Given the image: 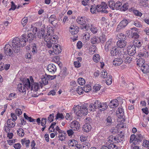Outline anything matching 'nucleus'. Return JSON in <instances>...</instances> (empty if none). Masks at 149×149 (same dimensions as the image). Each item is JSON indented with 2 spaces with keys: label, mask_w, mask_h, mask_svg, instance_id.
<instances>
[{
  "label": "nucleus",
  "mask_w": 149,
  "mask_h": 149,
  "mask_svg": "<svg viewBox=\"0 0 149 149\" xmlns=\"http://www.w3.org/2000/svg\"><path fill=\"white\" fill-rule=\"evenodd\" d=\"M32 49V52L33 54H36L38 52V46L35 43H33L31 44V46Z\"/></svg>",
  "instance_id": "26"
},
{
  "label": "nucleus",
  "mask_w": 149,
  "mask_h": 149,
  "mask_svg": "<svg viewBox=\"0 0 149 149\" xmlns=\"http://www.w3.org/2000/svg\"><path fill=\"white\" fill-rule=\"evenodd\" d=\"M99 109L101 111L106 110L108 107L107 102L101 103Z\"/></svg>",
  "instance_id": "24"
},
{
  "label": "nucleus",
  "mask_w": 149,
  "mask_h": 149,
  "mask_svg": "<svg viewBox=\"0 0 149 149\" xmlns=\"http://www.w3.org/2000/svg\"><path fill=\"white\" fill-rule=\"evenodd\" d=\"M128 8V4L127 3H124L122 6V11H125Z\"/></svg>",
  "instance_id": "49"
},
{
  "label": "nucleus",
  "mask_w": 149,
  "mask_h": 149,
  "mask_svg": "<svg viewBox=\"0 0 149 149\" xmlns=\"http://www.w3.org/2000/svg\"><path fill=\"white\" fill-rule=\"evenodd\" d=\"M27 21L28 20L26 18L24 17L22 19L21 23L23 26L26 24Z\"/></svg>",
  "instance_id": "58"
},
{
  "label": "nucleus",
  "mask_w": 149,
  "mask_h": 149,
  "mask_svg": "<svg viewBox=\"0 0 149 149\" xmlns=\"http://www.w3.org/2000/svg\"><path fill=\"white\" fill-rule=\"evenodd\" d=\"M30 142V141L28 139L27 140L26 139H22L21 140V142L22 145H26V147L29 145Z\"/></svg>",
  "instance_id": "38"
},
{
  "label": "nucleus",
  "mask_w": 149,
  "mask_h": 149,
  "mask_svg": "<svg viewBox=\"0 0 149 149\" xmlns=\"http://www.w3.org/2000/svg\"><path fill=\"white\" fill-rule=\"evenodd\" d=\"M50 34L51 33H47L46 34H45L43 39L45 42H48L52 40V37H51V36L50 35Z\"/></svg>",
  "instance_id": "29"
},
{
  "label": "nucleus",
  "mask_w": 149,
  "mask_h": 149,
  "mask_svg": "<svg viewBox=\"0 0 149 149\" xmlns=\"http://www.w3.org/2000/svg\"><path fill=\"white\" fill-rule=\"evenodd\" d=\"M118 101L117 99L111 100L109 104V106L111 108H114L118 105Z\"/></svg>",
  "instance_id": "16"
},
{
  "label": "nucleus",
  "mask_w": 149,
  "mask_h": 149,
  "mask_svg": "<svg viewBox=\"0 0 149 149\" xmlns=\"http://www.w3.org/2000/svg\"><path fill=\"white\" fill-rule=\"evenodd\" d=\"M27 38V39L29 38V40L32 41L33 40L34 36L33 33H30L28 35Z\"/></svg>",
  "instance_id": "57"
},
{
  "label": "nucleus",
  "mask_w": 149,
  "mask_h": 149,
  "mask_svg": "<svg viewBox=\"0 0 149 149\" xmlns=\"http://www.w3.org/2000/svg\"><path fill=\"white\" fill-rule=\"evenodd\" d=\"M134 24L137 27H141L142 26V25L140 23L137 21H135L134 22Z\"/></svg>",
  "instance_id": "63"
},
{
  "label": "nucleus",
  "mask_w": 149,
  "mask_h": 149,
  "mask_svg": "<svg viewBox=\"0 0 149 149\" xmlns=\"http://www.w3.org/2000/svg\"><path fill=\"white\" fill-rule=\"evenodd\" d=\"M57 19L56 17L54 15H52L49 18V21L52 24H53V22L54 21L56 20Z\"/></svg>",
  "instance_id": "43"
},
{
  "label": "nucleus",
  "mask_w": 149,
  "mask_h": 149,
  "mask_svg": "<svg viewBox=\"0 0 149 149\" xmlns=\"http://www.w3.org/2000/svg\"><path fill=\"white\" fill-rule=\"evenodd\" d=\"M82 88L81 87H79L78 88H77L76 91L79 94H81L83 93V88L82 89Z\"/></svg>",
  "instance_id": "56"
},
{
  "label": "nucleus",
  "mask_w": 149,
  "mask_h": 149,
  "mask_svg": "<svg viewBox=\"0 0 149 149\" xmlns=\"http://www.w3.org/2000/svg\"><path fill=\"white\" fill-rule=\"evenodd\" d=\"M113 42L111 41V39L109 40L107 42H106L105 46V50L107 52L109 51L110 49H111L113 47Z\"/></svg>",
  "instance_id": "12"
},
{
  "label": "nucleus",
  "mask_w": 149,
  "mask_h": 149,
  "mask_svg": "<svg viewBox=\"0 0 149 149\" xmlns=\"http://www.w3.org/2000/svg\"><path fill=\"white\" fill-rule=\"evenodd\" d=\"M4 51L5 53L7 56L11 57L13 56V52L12 51L10 45L9 44L6 45L4 48Z\"/></svg>",
  "instance_id": "4"
},
{
  "label": "nucleus",
  "mask_w": 149,
  "mask_h": 149,
  "mask_svg": "<svg viewBox=\"0 0 149 149\" xmlns=\"http://www.w3.org/2000/svg\"><path fill=\"white\" fill-rule=\"evenodd\" d=\"M72 109L74 113L79 117L82 116V115H87L88 112V109L86 105H83L80 107L77 105L74 107Z\"/></svg>",
  "instance_id": "2"
},
{
  "label": "nucleus",
  "mask_w": 149,
  "mask_h": 149,
  "mask_svg": "<svg viewBox=\"0 0 149 149\" xmlns=\"http://www.w3.org/2000/svg\"><path fill=\"white\" fill-rule=\"evenodd\" d=\"M45 35V31L43 30H40L38 32V37L40 39H43Z\"/></svg>",
  "instance_id": "22"
},
{
  "label": "nucleus",
  "mask_w": 149,
  "mask_h": 149,
  "mask_svg": "<svg viewBox=\"0 0 149 149\" xmlns=\"http://www.w3.org/2000/svg\"><path fill=\"white\" fill-rule=\"evenodd\" d=\"M53 52L56 54H58L60 53L62 51V49L60 45L58 46V44L54 45L53 46Z\"/></svg>",
  "instance_id": "13"
},
{
  "label": "nucleus",
  "mask_w": 149,
  "mask_h": 149,
  "mask_svg": "<svg viewBox=\"0 0 149 149\" xmlns=\"http://www.w3.org/2000/svg\"><path fill=\"white\" fill-rule=\"evenodd\" d=\"M128 56V55L125 54L123 52L120 55V57L122 58L123 59H125L124 61L126 63H130L132 61V58Z\"/></svg>",
  "instance_id": "6"
},
{
  "label": "nucleus",
  "mask_w": 149,
  "mask_h": 149,
  "mask_svg": "<svg viewBox=\"0 0 149 149\" xmlns=\"http://www.w3.org/2000/svg\"><path fill=\"white\" fill-rule=\"evenodd\" d=\"M115 58L113 62V65L116 66H118L121 64L123 61L122 58Z\"/></svg>",
  "instance_id": "17"
},
{
  "label": "nucleus",
  "mask_w": 149,
  "mask_h": 149,
  "mask_svg": "<svg viewBox=\"0 0 149 149\" xmlns=\"http://www.w3.org/2000/svg\"><path fill=\"white\" fill-rule=\"evenodd\" d=\"M107 71H102L101 72V77L103 78H105L107 77Z\"/></svg>",
  "instance_id": "59"
},
{
  "label": "nucleus",
  "mask_w": 149,
  "mask_h": 149,
  "mask_svg": "<svg viewBox=\"0 0 149 149\" xmlns=\"http://www.w3.org/2000/svg\"><path fill=\"white\" fill-rule=\"evenodd\" d=\"M91 25H90L89 24H87L86 23V24L84 25V26H83L81 29H85L86 31H88L89 29H90L91 28Z\"/></svg>",
  "instance_id": "48"
},
{
  "label": "nucleus",
  "mask_w": 149,
  "mask_h": 149,
  "mask_svg": "<svg viewBox=\"0 0 149 149\" xmlns=\"http://www.w3.org/2000/svg\"><path fill=\"white\" fill-rule=\"evenodd\" d=\"M30 80L31 82V87L30 89L31 90H33L34 91H37L39 88V84L38 83H34L32 78H30Z\"/></svg>",
  "instance_id": "8"
},
{
  "label": "nucleus",
  "mask_w": 149,
  "mask_h": 149,
  "mask_svg": "<svg viewBox=\"0 0 149 149\" xmlns=\"http://www.w3.org/2000/svg\"><path fill=\"white\" fill-rule=\"evenodd\" d=\"M104 2L102 3V6L98 5L96 7V10L98 12H101L102 13H107L108 12L106 10H103Z\"/></svg>",
  "instance_id": "15"
},
{
  "label": "nucleus",
  "mask_w": 149,
  "mask_h": 149,
  "mask_svg": "<svg viewBox=\"0 0 149 149\" xmlns=\"http://www.w3.org/2000/svg\"><path fill=\"white\" fill-rule=\"evenodd\" d=\"M8 127V126L7 125H5L4 127V129L5 132L7 133H9L11 128Z\"/></svg>",
  "instance_id": "62"
},
{
  "label": "nucleus",
  "mask_w": 149,
  "mask_h": 149,
  "mask_svg": "<svg viewBox=\"0 0 149 149\" xmlns=\"http://www.w3.org/2000/svg\"><path fill=\"white\" fill-rule=\"evenodd\" d=\"M122 53L121 49L116 46H114L111 49L110 54L111 56H118L120 57V55Z\"/></svg>",
  "instance_id": "3"
},
{
  "label": "nucleus",
  "mask_w": 149,
  "mask_h": 149,
  "mask_svg": "<svg viewBox=\"0 0 149 149\" xmlns=\"http://www.w3.org/2000/svg\"><path fill=\"white\" fill-rule=\"evenodd\" d=\"M74 64L75 67L76 68H79L81 66V64L79 61H74Z\"/></svg>",
  "instance_id": "60"
},
{
  "label": "nucleus",
  "mask_w": 149,
  "mask_h": 149,
  "mask_svg": "<svg viewBox=\"0 0 149 149\" xmlns=\"http://www.w3.org/2000/svg\"><path fill=\"white\" fill-rule=\"evenodd\" d=\"M66 134L64 132L63 133L59 134L58 135V140L61 141H63L65 139Z\"/></svg>",
  "instance_id": "39"
},
{
  "label": "nucleus",
  "mask_w": 149,
  "mask_h": 149,
  "mask_svg": "<svg viewBox=\"0 0 149 149\" xmlns=\"http://www.w3.org/2000/svg\"><path fill=\"white\" fill-rule=\"evenodd\" d=\"M100 40H99V38L98 37H93L92 38L91 40V43L93 44H95L99 42Z\"/></svg>",
  "instance_id": "36"
},
{
  "label": "nucleus",
  "mask_w": 149,
  "mask_h": 149,
  "mask_svg": "<svg viewBox=\"0 0 149 149\" xmlns=\"http://www.w3.org/2000/svg\"><path fill=\"white\" fill-rule=\"evenodd\" d=\"M18 88L19 91L22 93L25 92L26 89L21 83H20L18 85Z\"/></svg>",
  "instance_id": "27"
},
{
  "label": "nucleus",
  "mask_w": 149,
  "mask_h": 149,
  "mask_svg": "<svg viewBox=\"0 0 149 149\" xmlns=\"http://www.w3.org/2000/svg\"><path fill=\"white\" fill-rule=\"evenodd\" d=\"M133 13L137 16L141 17L142 15V14L139 12V10H134Z\"/></svg>",
  "instance_id": "55"
},
{
  "label": "nucleus",
  "mask_w": 149,
  "mask_h": 149,
  "mask_svg": "<svg viewBox=\"0 0 149 149\" xmlns=\"http://www.w3.org/2000/svg\"><path fill=\"white\" fill-rule=\"evenodd\" d=\"M26 35L23 34L20 38L16 37L12 40V45L14 53H17L19 51L20 46L23 47L26 45Z\"/></svg>",
  "instance_id": "1"
},
{
  "label": "nucleus",
  "mask_w": 149,
  "mask_h": 149,
  "mask_svg": "<svg viewBox=\"0 0 149 149\" xmlns=\"http://www.w3.org/2000/svg\"><path fill=\"white\" fill-rule=\"evenodd\" d=\"M15 122L12 119H8L7 121V125L9 128H13L15 125Z\"/></svg>",
  "instance_id": "20"
},
{
  "label": "nucleus",
  "mask_w": 149,
  "mask_h": 149,
  "mask_svg": "<svg viewBox=\"0 0 149 149\" xmlns=\"http://www.w3.org/2000/svg\"><path fill=\"white\" fill-rule=\"evenodd\" d=\"M50 34L51 33H47L46 34H45L43 39L45 42H48L52 40V37H51V36L50 35Z\"/></svg>",
  "instance_id": "28"
},
{
  "label": "nucleus",
  "mask_w": 149,
  "mask_h": 149,
  "mask_svg": "<svg viewBox=\"0 0 149 149\" xmlns=\"http://www.w3.org/2000/svg\"><path fill=\"white\" fill-rule=\"evenodd\" d=\"M86 17H79L76 19V21L79 24L83 25L86 24Z\"/></svg>",
  "instance_id": "14"
},
{
  "label": "nucleus",
  "mask_w": 149,
  "mask_h": 149,
  "mask_svg": "<svg viewBox=\"0 0 149 149\" xmlns=\"http://www.w3.org/2000/svg\"><path fill=\"white\" fill-rule=\"evenodd\" d=\"M122 5V3L121 2L117 1L115 4V10H119L120 9L122 11V7H121Z\"/></svg>",
  "instance_id": "31"
},
{
  "label": "nucleus",
  "mask_w": 149,
  "mask_h": 149,
  "mask_svg": "<svg viewBox=\"0 0 149 149\" xmlns=\"http://www.w3.org/2000/svg\"><path fill=\"white\" fill-rule=\"evenodd\" d=\"M67 68L65 67H64L61 69V72L58 76L60 77L61 78H64L67 74Z\"/></svg>",
  "instance_id": "19"
},
{
  "label": "nucleus",
  "mask_w": 149,
  "mask_h": 149,
  "mask_svg": "<svg viewBox=\"0 0 149 149\" xmlns=\"http://www.w3.org/2000/svg\"><path fill=\"white\" fill-rule=\"evenodd\" d=\"M23 86L26 89H30L31 87V83L29 79L24 78L22 80Z\"/></svg>",
  "instance_id": "7"
},
{
  "label": "nucleus",
  "mask_w": 149,
  "mask_h": 149,
  "mask_svg": "<svg viewBox=\"0 0 149 149\" xmlns=\"http://www.w3.org/2000/svg\"><path fill=\"white\" fill-rule=\"evenodd\" d=\"M142 139L138 138L136 137V138L134 141L133 143L135 144H137L139 142H141V141Z\"/></svg>",
  "instance_id": "64"
},
{
  "label": "nucleus",
  "mask_w": 149,
  "mask_h": 149,
  "mask_svg": "<svg viewBox=\"0 0 149 149\" xmlns=\"http://www.w3.org/2000/svg\"><path fill=\"white\" fill-rule=\"evenodd\" d=\"M128 22L127 19H123L121 21L118 25L116 29V31L119 32L120 30L124 28L127 24Z\"/></svg>",
  "instance_id": "5"
},
{
  "label": "nucleus",
  "mask_w": 149,
  "mask_h": 149,
  "mask_svg": "<svg viewBox=\"0 0 149 149\" xmlns=\"http://www.w3.org/2000/svg\"><path fill=\"white\" fill-rule=\"evenodd\" d=\"M139 36L136 32H134L131 34V37L132 38L137 39L139 38Z\"/></svg>",
  "instance_id": "53"
},
{
  "label": "nucleus",
  "mask_w": 149,
  "mask_h": 149,
  "mask_svg": "<svg viewBox=\"0 0 149 149\" xmlns=\"http://www.w3.org/2000/svg\"><path fill=\"white\" fill-rule=\"evenodd\" d=\"M126 45V42L125 40H118L117 42V46L120 48H122L125 47Z\"/></svg>",
  "instance_id": "21"
},
{
  "label": "nucleus",
  "mask_w": 149,
  "mask_h": 149,
  "mask_svg": "<svg viewBox=\"0 0 149 149\" xmlns=\"http://www.w3.org/2000/svg\"><path fill=\"white\" fill-rule=\"evenodd\" d=\"M17 134L21 137L23 136L24 134V130L22 128H19L17 131Z\"/></svg>",
  "instance_id": "45"
},
{
  "label": "nucleus",
  "mask_w": 149,
  "mask_h": 149,
  "mask_svg": "<svg viewBox=\"0 0 149 149\" xmlns=\"http://www.w3.org/2000/svg\"><path fill=\"white\" fill-rule=\"evenodd\" d=\"M109 149H117V147L115 144L111 143L107 146Z\"/></svg>",
  "instance_id": "52"
},
{
  "label": "nucleus",
  "mask_w": 149,
  "mask_h": 149,
  "mask_svg": "<svg viewBox=\"0 0 149 149\" xmlns=\"http://www.w3.org/2000/svg\"><path fill=\"white\" fill-rule=\"evenodd\" d=\"M116 115L118 118H123L124 116V112L123 109L121 108H119L117 111Z\"/></svg>",
  "instance_id": "18"
},
{
  "label": "nucleus",
  "mask_w": 149,
  "mask_h": 149,
  "mask_svg": "<svg viewBox=\"0 0 149 149\" xmlns=\"http://www.w3.org/2000/svg\"><path fill=\"white\" fill-rule=\"evenodd\" d=\"M93 59L95 62L97 63L100 60V56L98 54H94L93 57Z\"/></svg>",
  "instance_id": "34"
},
{
  "label": "nucleus",
  "mask_w": 149,
  "mask_h": 149,
  "mask_svg": "<svg viewBox=\"0 0 149 149\" xmlns=\"http://www.w3.org/2000/svg\"><path fill=\"white\" fill-rule=\"evenodd\" d=\"M127 51L129 55L130 56H133L136 53V47L134 46H130L128 47Z\"/></svg>",
  "instance_id": "10"
},
{
  "label": "nucleus",
  "mask_w": 149,
  "mask_h": 149,
  "mask_svg": "<svg viewBox=\"0 0 149 149\" xmlns=\"http://www.w3.org/2000/svg\"><path fill=\"white\" fill-rule=\"evenodd\" d=\"M78 143L77 141L72 139V140H70L68 143V145L70 146H75Z\"/></svg>",
  "instance_id": "35"
},
{
  "label": "nucleus",
  "mask_w": 149,
  "mask_h": 149,
  "mask_svg": "<svg viewBox=\"0 0 149 149\" xmlns=\"http://www.w3.org/2000/svg\"><path fill=\"white\" fill-rule=\"evenodd\" d=\"M91 89V86L89 85H87L84 86L83 88V91L86 93L90 91Z\"/></svg>",
  "instance_id": "37"
},
{
  "label": "nucleus",
  "mask_w": 149,
  "mask_h": 149,
  "mask_svg": "<svg viewBox=\"0 0 149 149\" xmlns=\"http://www.w3.org/2000/svg\"><path fill=\"white\" fill-rule=\"evenodd\" d=\"M115 2L113 1H111L109 2V7L113 10H115Z\"/></svg>",
  "instance_id": "40"
},
{
  "label": "nucleus",
  "mask_w": 149,
  "mask_h": 149,
  "mask_svg": "<svg viewBox=\"0 0 149 149\" xmlns=\"http://www.w3.org/2000/svg\"><path fill=\"white\" fill-rule=\"evenodd\" d=\"M24 117L25 119L30 122H35V119L32 118L31 117H29L26 114V113H24Z\"/></svg>",
  "instance_id": "44"
},
{
  "label": "nucleus",
  "mask_w": 149,
  "mask_h": 149,
  "mask_svg": "<svg viewBox=\"0 0 149 149\" xmlns=\"http://www.w3.org/2000/svg\"><path fill=\"white\" fill-rule=\"evenodd\" d=\"M106 125L107 126L110 125L112 124V120L110 116H109L106 120Z\"/></svg>",
  "instance_id": "41"
},
{
  "label": "nucleus",
  "mask_w": 149,
  "mask_h": 149,
  "mask_svg": "<svg viewBox=\"0 0 149 149\" xmlns=\"http://www.w3.org/2000/svg\"><path fill=\"white\" fill-rule=\"evenodd\" d=\"M70 126L73 130H76L79 129L80 125L78 121L74 120L70 124Z\"/></svg>",
  "instance_id": "9"
},
{
  "label": "nucleus",
  "mask_w": 149,
  "mask_h": 149,
  "mask_svg": "<svg viewBox=\"0 0 149 149\" xmlns=\"http://www.w3.org/2000/svg\"><path fill=\"white\" fill-rule=\"evenodd\" d=\"M117 37L118 38L121 40H126V36L124 34L120 33L117 35Z\"/></svg>",
  "instance_id": "32"
},
{
  "label": "nucleus",
  "mask_w": 149,
  "mask_h": 149,
  "mask_svg": "<svg viewBox=\"0 0 149 149\" xmlns=\"http://www.w3.org/2000/svg\"><path fill=\"white\" fill-rule=\"evenodd\" d=\"M54 119V114L52 113L49 115L47 121L50 123L53 121Z\"/></svg>",
  "instance_id": "51"
},
{
  "label": "nucleus",
  "mask_w": 149,
  "mask_h": 149,
  "mask_svg": "<svg viewBox=\"0 0 149 149\" xmlns=\"http://www.w3.org/2000/svg\"><path fill=\"white\" fill-rule=\"evenodd\" d=\"M91 12L92 13H94L96 10V7L95 5H92L90 9Z\"/></svg>",
  "instance_id": "61"
},
{
  "label": "nucleus",
  "mask_w": 149,
  "mask_h": 149,
  "mask_svg": "<svg viewBox=\"0 0 149 149\" xmlns=\"http://www.w3.org/2000/svg\"><path fill=\"white\" fill-rule=\"evenodd\" d=\"M145 61L142 58H139L137 61V64L139 67H141L144 64Z\"/></svg>",
  "instance_id": "33"
},
{
  "label": "nucleus",
  "mask_w": 149,
  "mask_h": 149,
  "mask_svg": "<svg viewBox=\"0 0 149 149\" xmlns=\"http://www.w3.org/2000/svg\"><path fill=\"white\" fill-rule=\"evenodd\" d=\"M47 70L49 73H54L56 71V66L53 64H50L48 65Z\"/></svg>",
  "instance_id": "11"
},
{
  "label": "nucleus",
  "mask_w": 149,
  "mask_h": 149,
  "mask_svg": "<svg viewBox=\"0 0 149 149\" xmlns=\"http://www.w3.org/2000/svg\"><path fill=\"white\" fill-rule=\"evenodd\" d=\"M133 43V46H134L135 47H136L138 48L140 47L142 44V42L141 41H139V40H134Z\"/></svg>",
  "instance_id": "30"
},
{
  "label": "nucleus",
  "mask_w": 149,
  "mask_h": 149,
  "mask_svg": "<svg viewBox=\"0 0 149 149\" xmlns=\"http://www.w3.org/2000/svg\"><path fill=\"white\" fill-rule=\"evenodd\" d=\"M112 76L111 75H109V77H107V80L106 81V83L107 84L110 85L111 84L112 81Z\"/></svg>",
  "instance_id": "46"
},
{
  "label": "nucleus",
  "mask_w": 149,
  "mask_h": 149,
  "mask_svg": "<svg viewBox=\"0 0 149 149\" xmlns=\"http://www.w3.org/2000/svg\"><path fill=\"white\" fill-rule=\"evenodd\" d=\"M78 83L80 85H83L85 84V80L82 78H79L78 79Z\"/></svg>",
  "instance_id": "47"
},
{
  "label": "nucleus",
  "mask_w": 149,
  "mask_h": 149,
  "mask_svg": "<svg viewBox=\"0 0 149 149\" xmlns=\"http://www.w3.org/2000/svg\"><path fill=\"white\" fill-rule=\"evenodd\" d=\"M101 102L99 101L98 100H96L95 101L94 104V106H95V109H96L99 108V106Z\"/></svg>",
  "instance_id": "54"
},
{
  "label": "nucleus",
  "mask_w": 149,
  "mask_h": 149,
  "mask_svg": "<svg viewBox=\"0 0 149 149\" xmlns=\"http://www.w3.org/2000/svg\"><path fill=\"white\" fill-rule=\"evenodd\" d=\"M91 126L88 124H86L83 127V131L86 132H89L91 130Z\"/></svg>",
  "instance_id": "25"
},
{
  "label": "nucleus",
  "mask_w": 149,
  "mask_h": 149,
  "mask_svg": "<svg viewBox=\"0 0 149 149\" xmlns=\"http://www.w3.org/2000/svg\"><path fill=\"white\" fill-rule=\"evenodd\" d=\"M141 69L144 73H147L149 72V66L148 65L145 64L141 66Z\"/></svg>",
  "instance_id": "23"
},
{
  "label": "nucleus",
  "mask_w": 149,
  "mask_h": 149,
  "mask_svg": "<svg viewBox=\"0 0 149 149\" xmlns=\"http://www.w3.org/2000/svg\"><path fill=\"white\" fill-rule=\"evenodd\" d=\"M90 30L94 33H96L97 31V28L91 24V25Z\"/></svg>",
  "instance_id": "50"
},
{
  "label": "nucleus",
  "mask_w": 149,
  "mask_h": 149,
  "mask_svg": "<svg viewBox=\"0 0 149 149\" xmlns=\"http://www.w3.org/2000/svg\"><path fill=\"white\" fill-rule=\"evenodd\" d=\"M101 87V86L99 84H95L93 87V91L96 92L100 90Z\"/></svg>",
  "instance_id": "42"
}]
</instances>
